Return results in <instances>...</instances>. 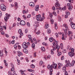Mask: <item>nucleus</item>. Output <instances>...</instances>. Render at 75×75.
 I'll return each instance as SVG.
<instances>
[{
    "mask_svg": "<svg viewBox=\"0 0 75 75\" xmlns=\"http://www.w3.org/2000/svg\"><path fill=\"white\" fill-rule=\"evenodd\" d=\"M17 61L18 62V65H19L20 64V61L18 59H17Z\"/></svg>",
    "mask_w": 75,
    "mask_h": 75,
    "instance_id": "cd10ccee",
    "label": "nucleus"
},
{
    "mask_svg": "<svg viewBox=\"0 0 75 75\" xmlns=\"http://www.w3.org/2000/svg\"><path fill=\"white\" fill-rule=\"evenodd\" d=\"M52 9L53 11H55V6H54L52 7Z\"/></svg>",
    "mask_w": 75,
    "mask_h": 75,
    "instance_id": "3c124183",
    "label": "nucleus"
},
{
    "mask_svg": "<svg viewBox=\"0 0 75 75\" xmlns=\"http://www.w3.org/2000/svg\"><path fill=\"white\" fill-rule=\"evenodd\" d=\"M45 18V17L42 16L41 18H40V19H39V21H43Z\"/></svg>",
    "mask_w": 75,
    "mask_h": 75,
    "instance_id": "6ab92c4d",
    "label": "nucleus"
},
{
    "mask_svg": "<svg viewBox=\"0 0 75 75\" xmlns=\"http://www.w3.org/2000/svg\"><path fill=\"white\" fill-rule=\"evenodd\" d=\"M43 63V62H42V61H41L40 62V66H41V65H42V64Z\"/></svg>",
    "mask_w": 75,
    "mask_h": 75,
    "instance_id": "4c0bfd02",
    "label": "nucleus"
},
{
    "mask_svg": "<svg viewBox=\"0 0 75 75\" xmlns=\"http://www.w3.org/2000/svg\"><path fill=\"white\" fill-rule=\"evenodd\" d=\"M1 8L2 11H6V7L4 4H2L1 5Z\"/></svg>",
    "mask_w": 75,
    "mask_h": 75,
    "instance_id": "20e7f679",
    "label": "nucleus"
},
{
    "mask_svg": "<svg viewBox=\"0 0 75 75\" xmlns=\"http://www.w3.org/2000/svg\"><path fill=\"white\" fill-rule=\"evenodd\" d=\"M47 32L48 34H50L51 33V30H50V29H48Z\"/></svg>",
    "mask_w": 75,
    "mask_h": 75,
    "instance_id": "37998d69",
    "label": "nucleus"
},
{
    "mask_svg": "<svg viewBox=\"0 0 75 75\" xmlns=\"http://www.w3.org/2000/svg\"><path fill=\"white\" fill-rule=\"evenodd\" d=\"M15 6H16V7H17V5L18 4H17V2H15Z\"/></svg>",
    "mask_w": 75,
    "mask_h": 75,
    "instance_id": "69168bd1",
    "label": "nucleus"
},
{
    "mask_svg": "<svg viewBox=\"0 0 75 75\" xmlns=\"http://www.w3.org/2000/svg\"><path fill=\"white\" fill-rule=\"evenodd\" d=\"M18 50H20V49H21V46H20V45H18Z\"/></svg>",
    "mask_w": 75,
    "mask_h": 75,
    "instance_id": "e2e57ef3",
    "label": "nucleus"
},
{
    "mask_svg": "<svg viewBox=\"0 0 75 75\" xmlns=\"http://www.w3.org/2000/svg\"><path fill=\"white\" fill-rule=\"evenodd\" d=\"M18 33L20 34L21 35H23V32H22V30L21 29H19L18 30Z\"/></svg>",
    "mask_w": 75,
    "mask_h": 75,
    "instance_id": "aec40b11",
    "label": "nucleus"
},
{
    "mask_svg": "<svg viewBox=\"0 0 75 75\" xmlns=\"http://www.w3.org/2000/svg\"><path fill=\"white\" fill-rule=\"evenodd\" d=\"M48 69H50V72H52L53 71V70H52V68H50V69H49V68H48Z\"/></svg>",
    "mask_w": 75,
    "mask_h": 75,
    "instance_id": "79ce46f5",
    "label": "nucleus"
},
{
    "mask_svg": "<svg viewBox=\"0 0 75 75\" xmlns=\"http://www.w3.org/2000/svg\"><path fill=\"white\" fill-rule=\"evenodd\" d=\"M28 37L29 38V41H30L31 42H33V39L31 38V36L30 35H28Z\"/></svg>",
    "mask_w": 75,
    "mask_h": 75,
    "instance_id": "4468645a",
    "label": "nucleus"
},
{
    "mask_svg": "<svg viewBox=\"0 0 75 75\" xmlns=\"http://www.w3.org/2000/svg\"><path fill=\"white\" fill-rule=\"evenodd\" d=\"M54 40H55V39H54L53 38H50L49 39V40L50 41V42H52V41H54Z\"/></svg>",
    "mask_w": 75,
    "mask_h": 75,
    "instance_id": "412c9836",
    "label": "nucleus"
},
{
    "mask_svg": "<svg viewBox=\"0 0 75 75\" xmlns=\"http://www.w3.org/2000/svg\"><path fill=\"white\" fill-rule=\"evenodd\" d=\"M3 27L1 26L0 25V32L3 31Z\"/></svg>",
    "mask_w": 75,
    "mask_h": 75,
    "instance_id": "7c9ffc66",
    "label": "nucleus"
},
{
    "mask_svg": "<svg viewBox=\"0 0 75 75\" xmlns=\"http://www.w3.org/2000/svg\"><path fill=\"white\" fill-rule=\"evenodd\" d=\"M55 35L56 37H58V34L57 33H56L55 34Z\"/></svg>",
    "mask_w": 75,
    "mask_h": 75,
    "instance_id": "052dcab7",
    "label": "nucleus"
},
{
    "mask_svg": "<svg viewBox=\"0 0 75 75\" xmlns=\"http://www.w3.org/2000/svg\"><path fill=\"white\" fill-rule=\"evenodd\" d=\"M58 65H60V66H63V64L62 63H58Z\"/></svg>",
    "mask_w": 75,
    "mask_h": 75,
    "instance_id": "6e6d98bb",
    "label": "nucleus"
},
{
    "mask_svg": "<svg viewBox=\"0 0 75 75\" xmlns=\"http://www.w3.org/2000/svg\"><path fill=\"white\" fill-rule=\"evenodd\" d=\"M14 41H15V40H13L12 41H11V43H12V44H14Z\"/></svg>",
    "mask_w": 75,
    "mask_h": 75,
    "instance_id": "13d9d810",
    "label": "nucleus"
},
{
    "mask_svg": "<svg viewBox=\"0 0 75 75\" xmlns=\"http://www.w3.org/2000/svg\"><path fill=\"white\" fill-rule=\"evenodd\" d=\"M65 75H68V72L67 71H65Z\"/></svg>",
    "mask_w": 75,
    "mask_h": 75,
    "instance_id": "338daca9",
    "label": "nucleus"
},
{
    "mask_svg": "<svg viewBox=\"0 0 75 75\" xmlns=\"http://www.w3.org/2000/svg\"><path fill=\"white\" fill-rule=\"evenodd\" d=\"M22 12H23V14H27V11H25L24 10L22 11Z\"/></svg>",
    "mask_w": 75,
    "mask_h": 75,
    "instance_id": "2f4dec72",
    "label": "nucleus"
},
{
    "mask_svg": "<svg viewBox=\"0 0 75 75\" xmlns=\"http://www.w3.org/2000/svg\"><path fill=\"white\" fill-rule=\"evenodd\" d=\"M73 19V18H71L70 19V20H69V21L70 23H72V21Z\"/></svg>",
    "mask_w": 75,
    "mask_h": 75,
    "instance_id": "58836bf2",
    "label": "nucleus"
},
{
    "mask_svg": "<svg viewBox=\"0 0 75 75\" xmlns=\"http://www.w3.org/2000/svg\"><path fill=\"white\" fill-rule=\"evenodd\" d=\"M50 17H52V16H52V13H50Z\"/></svg>",
    "mask_w": 75,
    "mask_h": 75,
    "instance_id": "5fc2aeb1",
    "label": "nucleus"
},
{
    "mask_svg": "<svg viewBox=\"0 0 75 75\" xmlns=\"http://www.w3.org/2000/svg\"><path fill=\"white\" fill-rule=\"evenodd\" d=\"M50 21L51 22V24H52L54 23V20L53 19H51L50 20Z\"/></svg>",
    "mask_w": 75,
    "mask_h": 75,
    "instance_id": "ea45409f",
    "label": "nucleus"
},
{
    "mask_svg": "<svg viewBox=\"0 0 75 75\" xmlns=\"http://www.w3.org/2000/svg\"><path fill=\"white\" fill-rule=\"evenodd\" d=\"M54 50H53V49H51V54H52V55H53V54H54Z\"/></svg>",
    "mask_w": 75,
    "mask_h": 75,
    "instance_id": "e433bc0d",
    "label": "nucleus"
},
{
    "mask_svg": "<svg viewBox=\"0 0 75 75\" xmlns=\"http://www.w3.org/2000/svg\"><path fill=\"white\" fill-rule=\"evenodd\" d=\"M33 56L34 57H36V56H37V55H36V52L34 53Z\"/></svg>",
    "mask_w": 75,
    "mask_h": 75,
    "instance_id": "680f3d73",
    "label": "nucleus"
},
{
    "mask_svg": "<svg viewBox=\"0 0 75 75\" xmlns=\"http://www.w3.org/2000/svg\"><path fill=\"white\" fill-rule=\"evenodd\" d=\"M70 25L71 26L72 28L73 29H75V24L73 22H71L70 24Z\"/></svg>",
    "mask_w": 75,
    "mask_h": 75,
    "instance_id": "1a4fd4ad",
    "label": "nucleus"
},
{
    "mask_svg": "<svg viewBox=\"0 0 75 75\" xmlns=\"http://www.w3.org/2000/svg\"><path fill=\"white\" fill-rule=\"evenodd\" d=\"M41 50L43 52H45V48L44 47H42L41 48Z\"/></svg>",
    "mask_w": 75,
    "mask_h": 75,
    "instance_id": "393cba45",
    "label": "nucleus"
},
{
    "mask_svg": "<svg viewBox=\"0 0 75 75\" xmlns=\"http://www.w3.org/2000/svg\"><path fill=\"white\" fill-rule=\"evenodd\" d=\"M63 27H65V28H66L67 29H68V26L67 24H63Z\"/></svg>",
    "mask_w": 75,
    "mask_h": 75,
    "instance_id": "5701e85b",
    "label": "nucleus"
},
{
    "mask_svg": "<svg viewBox=\"0 0 75 75\" xmlns=\"http://www.w3.org/2000/svg\"><path fill=\"white\" fill-rule=\"evenodd\" d=\"M68 54L71 57H72L73 56H74V55H75V53H71V52H69Z\"/></svg>",
    "mask_w": 75,
    "mask_h": 75,
    "instance_id": "2eb2a0df",
    "label": "nucleus"
},
{
    "mask_svg": "<svg viewBox=\"0 0 75 75\" xmlns=\"http://www.w3.org/2000/svg\"><path fill=\"white\" fill-rule=\"evenodd\" d=\"M66 15H67V16H69V12H68V11H66Z\"/></svg>",
    "mask_w": 75,
    "mask_h": 75,
    "instance_id": "c9c22d12",
    "label": "nucleus"
},
{
    "mask_svg": "<svg viewBox=\"0 0 75 75\" xmlns=\"http://www.w3.org/2000/svg\"><path fill=\"white\" fill-rule=\"evenodd\" d=\"M67 9V6H64L62 8V10H65Z\"/></svg>",
    "mask_w": 75,
    "mask_h": 75,
    "instance_id": "c85d7f7f",
    "label": "nucleus"
},
{
    "mask_svg": "<svg viewBox=\"0 0 75 75\" xmlns=\"http://www.w3.org/2000/svg\"><path fill=\"white\" fill-rule=\"evenodd\" d=\"M41 17V15H40V14H39L38 15L36 16H35V18H36V20H37L38 21H39Z\"/></svg>",
    "mask_w": 75,
    "mask_h": 75,
    "instance_id": "9b49d317",
    "label": "nucleus"
},
{
    "mask_svg": "<svg viewBox=\"0 0 75 75\" xmlns=\"http://www.w3.org/2000/svg\"><path fill=\"white\" fill-rule=\"evenodd\" d=\"M27 71H29V72H34V70H33L31 69H28Z\"/></svg>",
    "mask_w": 75,
    "mask_h": 75,
    "instance_id": "b1692460",
    "label": "nucleus"
},
{
    "mask_svg": "<svg viewBox=\"0 0 75 75\" xmlns=\"http://www.w3.org/2000/svg\"><path fill=\"white\" fill-rule=\"evenodd\" d=\"M45 29H47L48 27H49V25L48 24H46L45 26Z\"/></svg>",
    "mask_w": 75,
    "mask_h": 75,
    "instance_id": "bb28decb",
    "label": "nucleus"
},
{
    "mask_svg": "<svg viewBox=\"0 0 75 75\" xmlns=\"http://www.w3.org/2000/svg\"><path fill=\"white\" fill-rule=\"evenodd\" d=\"M29 5L32 7H35V4L34 2H30V3Z\"/></svg>",
    "mask_w": 75,
    "mask_h": 75,
    "instance_id": "ddd939ff",
    "label": "nucleus"
},
{
    "mask_svg": "<svg viewBox=\"0 0 75 75\" xmlns=\"http://www.w3.org/2000/svg\"><path fill=\"white\" fill-rule=\"evenodd\" d=\"M58 52L57 55L58 56H60L62 54V53L61 52Z\"/></svg>",
    "mask_w": 75,
    "mask_h": 75,
    "instance_id": "c756f323",
    "label": "nucleus"
},
{
    "mask_svg": "<svg viewBox=\"0 0 75 75\" xmlns=\"http://www.w3.org/2000/svg\"><path fill=\"white\" fill-rule=\"evenodd\" d=\"M1 34H2V35H5V32H4L3 31L1 32Z\"/></svg>",
    "mask_w": 75,
    "mask_h": 75,
    "instance_id": "de8ad7c7",
    "label": "nucleus"
},
{
    "mask_svg": "<svg viewBox=\"0 0 75 75\" xmlns=\"http://www.w3.org/2000/svg\"><path fill=\"white\" fill-rule=\"evenodd\" d=\"M17 54L18 57H20L21 55H23V53H21L20 51H18Z\"/></svg>",
    "mask_w": 75,
    "mask_h": 75,
    "instance_id": "dca6fc26",
    "label": "nucleus"
},
{
    "mask_svg": "<svg viewBox=\"0 0 75 75\" xmlns=\"http://www.w3.org/2000/svg\"><path fill=\"white\" fill-rule=\"evenodd\" d=\"M35 67V66L33 64H32L30 66V67L31 68H34Z\"/></svg>",
    "mask_w": 75,
    "mask_h": 75,
    "instance_id": "473e14b6",
    "label": "nucleus"
},
{
    "mask_svg": "<svg viewBox=\"0 0 75 75\" xmlns=\"http://www.w3.org/2000/svg\"><path fill=\"white\" fill-rule=\"evenodd\" d=\"M47 68L50 69V68H54V69H57V64H55L54 62H52V65L51 66L49 64L47 66Z\"/></svg>",
    "mask_w": 75,
    "mask_h": 75,
    "instance_id": "7ed1b4c3",
    "label": "nucleus"
},
{
    "mask_svg": "<svg viewBox=\"0 0 75 75\" xmlns=\"http://www.w3.org/2000/svg\"><path fill=\"white\" fill-rule=\"evenodd\" d=\"M3 52H1L0 53V56H1V57H3Z\"/></svg>",
    "mask_w": 75,
    "mask_h": 75,
    "instance_id": "09e8293b",
    "label": "nucleus"
},
{
    "mask_svg": "<svg viewBox=\"0 0 75 75\" xmlns=\"http://www.w3.org/2000/svg\"><path fill=\"white\" fill-rule=\"evenodd\" d=\"M11 71H13V73L15 74L16 73V71L14 70V64H11Z\"/></svg>",
    "mask_w": 75,
    "mask_h": 75,
    "instance_id": "0eeeda50",
    "label": "nucleus"
},
{
    "mask_svg": "<svg viewBox=\"0 0 75 75\" xmlns=\"http://www.w3.org/2000/svg\"><path fill=\"white\" fill-rule=\"evenodd\" d=\"M72 32L71 31H69L68 33V36H71V35L72 37H73V35H72Z\"/></svg>",
    "mask_w": 75,
    "mask_h": 75,
    "instance_id": "f3484780",
    "label": "nucleus"
},
{
    "mask_svg": "<svg viewBox=\"0 0 75 75\" xmlns=\"http://www.w3.org/2000/svg\"><path fill=\"white\" fill-rule=\"evenodd\" d=\"M65 67H63V69H62V70L63 71V72H64V71H66V68L65 67L66 66H65Z\"/></svg>",
    "mask_w": 75,
    "mask_h": 75,
    "instance_id": "72a5a7b5",
    "label": "nucleus"
},
{
    "mask_svg": "<svg viewBox=\"0 0 75 75\" xmlns=\"http://www.w3.org/2000/svg\"><path fill=\"white\" fill-rule=\"evenodd\" d=\"M20 24L21 25H25V21L22 20L21 21Z\"/></svg>",
    "mask_w": 75,
    "mask_h": 75,
    "instance_id": "f8f14e48",
    "label": "nucleus"
},
{
    "mask_svg": "<svg viewBox=\"0 0 75 75\" xmlns=\"http://www.w3.org/2000/svg\"><path fill=\"white\" fill-rule=\"evenodd\" d=\"M20 72H21V74L22 75H23V74H24V71L23 70H21L20 71Z\"/></svg>",
    "mask_w": 75,
    "mask_h": 75,
    "instance_id": "864d4df0",
    "label": "nucleus"
},
{
    "mask_svg": "<svg viewBox=\"0 0 75 75\" xmlns=\"http://www.w3.org/2000/svg\"><path fill=\"white\" fill-rule=\"evenodd\" d=\"M6 16L4 18V20L5 21H7V20L9 18V17H10V14H8V13H6Z\"/></svg>",
    "mask_w": 75,
    "mask_h": 75,
    "instance_id": "423d86ee",
    "label": "nucleus"
},
{
    "mask_svg": "<svg viewBox=\"0 0 75 75\" xmlns=\"http://www.w3.org/2000/svg\"><path fill=\"white\" fill-rule=\"evenodd\" d=\"M27 32H28V29H26L25 30V33H27Z\"/></svg>",
    "mask_w": 75,
    "mask_h": 75,
    "instance_id": "4d7b16f0",
    "label": "nucleus"
},
{
    "mask_svg": "<svg viewBox=\"0 0 75 75\" xmlns=\"http://www.w3.org/2000/svg\"><path fill=\"white\" fill-rule=\"evenodd\" d=\"M26 44H27L28 45H30V43L29 42H28L26 43Z\"/></svg>",
    "mask_w": 75,
    "mask_h": 75,
    "instance_id": "bf43d9fd",
    "label": "nucleus"
},
{
    "mask_svg": "<svg viewBox=\"0 0 75 75\" xmlns=\"http://www.w3.org/2000/svg\"><path fill=\"white\" fill-rule=\"evenodd\" d=\"M32 48H34L35 47V44H34V43H33L32 44Z\"/></svg>",
    "mask_w": 75,
    "mask_h": 75,
    "instance_id": "a18cd8bd",
    "label": "nucleus"
},
{
    "mask_svg": "<svg viewBox=\"0 0 75 75\" xmlns=\"http://www.w3.org/2000/svg\"><path fill=\"white\" fill-rule=\"evenodd\" d=\"M74 48H72L71 49V53H74Z\"/></svg>",
    "mask_w": 75,
    "mask_h": 75,
    "instance_id": "c03bdc74",
    "label": "nucleus"
},
{
    "mask_svg": "<svg viewBox=\"0 0 75 75\" xmlns=\"http://www.w3.org/2000/svg\"><path fill=\"white\" fill-rule=\"evenodd\" d=\"M23 18L24 19V20H26L27 19V18L25 17V15H23L22 16Z\"/></svg>",
    "mask_w": 75,
    "mask_h": 75,
    "instance_id": "f704fd0d",
    "label": "nucleus"
},
{
    "mask_svg": "<svg viewBox=\"0 0 75 75\" xmlns=\"http://www.w3.org/2000/svg\"><path fill=\"white\" fill-rule=\"evenodd\" d=\"M67 6L69 10H70V11H71V10H72V8H73V7L72 6V4L69 3L67 4Z\"/></svg>",
    "mask_w": 75,
    "mask_h": 75,
    "instance_id": "39448f33",
    "label": "nucleus"
},
{
    "mask_svg": "<svg viewBox=\"0 0 75 75\" xmlns=\"http://www.w3.org/2000/svg\"><path fill=\"white\" fill-rule=\"evenodd\" d=\"M27 24L28 27H30V24L29 23H27Z\"/></svg>",
    "mask_w": 75,
    "mask_h": 75,
    "instance_id": "0e129e2a",
    "label": "nucleus"
},
{
    "mask_svg": "<svg viewBox=\"0 0 75 75\" xmlns=\"http://www.w3.org/2000/svg\"><path fill=\"white\" fill-rule=\"evenodd\" d=\"M54 42L53 43V45L54 46L55 48H56L57 49V52H58L59 51V49L60 48V46L58 45V41H56V40L54 39Z\"/></svg>",
    "mask_w": 75,
    "mask_h": 75,
    "instance_id": "f03ea898",
    "label": "nucleus"
},
{
    "mask_svg": "<svg viewBox=\"0 0 75 75\" xmlns=\"http://www.w3.org/2000/svg\"><path fill=\"white\" fill-rule=\"evenodd\" d=\"M39 9V5H37L35 6V11H38Z\"/></svg>",
    "mask_w": 75,
    "mask_h": 75,
    "instance_id": "a211bd4d",
    "label": "nucleus"
},
{
    "mask_svg": "<svg viewBox=\"0 0 75 75\" xmlns=\"http://www.w3.org/2000/svg\"><path fill=\"white\" fill-rule=\"evenodd\" d=\"M60 47L61 48V49H62V48H63V44L62 43H61L60 45Z\"/></svg>",
    "mask_w": 75,
    "mask_h": 75,
    "instance_id": "49530a36",
    "label": "nucleus"
},
{
    "mask_svg": "<svg viewBox=\"0 0 75 75\" xmlns=\"http://www.w3.org/2000/svg\"><path fill=\"white\" fill-rule=\"evenodd\" d=\"M22 47L24 48H27L28 46L26 45V42H24L22 44Z\"/></svg>",
    "mask_w": 75,
    "mask_h": 75,
    "instance_id": "9d476101",
    "label": "nucleus"
},
{
    "mask_svg": "<svg viewBox=\"0 0 75 75\" xmlns=\"http://www.w3.org/2000/svg\"><path fill=\"white\" fill-rule=\"evenodd\" d=\"M16 25V23H14L13 24V25H12V27H15V26Z\"/></svg>",
    "mask_w": 75,
    "mask_h": 75,
    "instance_id": "603ef678",
    "label": "nucleus"
},
{
    "mask_svg": "<svg viewBox=\"0 0 75 75\" xmlns=\"http://www.w3.org/2000/svg\"><path fill=\"white\" fill-rule=\"evenodd\" d=\"M67 30H68V29L66 28L64 30V32L66 35L67 34Z\"/></svg>",
    "mask_w": 75,
    "mask_h": 75,
    "instance_id": "a878e982",
    "label": "nucleus"
},
{
    "mask_svg": "<svg viewBox=\"0 0 75 75\" xmlns=\"http://www.w3.org/2000/svg\"><path fill=\"white\" fill-rule=\"evenodd\" d=\"M23 51L24 52H25V54H28V50H27L25 48L24 49Z\"/></svg>",
    "mask_w": 75,
    "mask_h": 75,
    "instance_id": "4be33fe9",
    "label": "nucleus"
},
{
    "mask_svg": "<svg viewBox=\"0 0 75 75\" xmlns=\"http://www.w3.org/2000/svg\"><path fill=\"white\" fill-rule=\"evenodd\" d=\"M8 74L9 75H11V71H8Z\"/></svg>",
    "mask_w": 75,
    "mask_h": 75,
    "instance_id": "774afa93",
    "label": "nucleus"
},
{
    "mask_svg": "<svg viewBox=\"0 0 75 75\" xmlns=\"http://www.w3.org/2000/svg\"><path fill=\"white\" fill-rule=\"evenodd\" d=\"M62 52L63 53H65V52H67V50L65 49L63 50L62 51Z\"/></svg>",
    "mask_w": 75,
    "mask_h": 75,
    "instance_id": "8fccbe9b",
    "label": "nucleus"
},
{
    "mask_svg": "<svg viewBox=\"0 0 75 75\" xmlns=\"http://www.w3.org/2000/svg\"><path fill=\"white\" fill-rule=\"evenodd\" d=\"M65 63H66L65 67H67L68 66H71V67H73L74 65V64H75V61L74 60H73L71 63H70L69 60H66Z\"/></svg>",
    "mask_w": 75,
    "mask_h": 75,
    "instance_id": "f257e3e1",
    "label": "nucleus"
},
{
    "mask_svg": "<svg viewBox=\"0 0 75 75\" xmlns=\"http://www.w3.org/2000/svg\"><path fill=\"white\" fill-rule=\"evenodd\" d=\"M52 14H54V15L55 16H57V14L56 13V12H55V11H53L52 12Z\"/></svg>",
    "mask_w": 75,
    "mask_h": 75,
    "instance_id": "a19ab883",
    "label": "nucleus"
},
{
    "mask_svg": "<svg viewBox=\"0 0 75 75\" xmlns=\"http://www.w3.org/2000/svg\"><path fill=\"white\" fill-rule=\"evenodd\" d=\"M56 1V3L55 4V7H59L61 6L60 4L58 3V1L57 0H55Z\"/></svg>",
    "mask_w": 75,
    "mask_h": 75,
    "instance_id": "6e6552de",
    "label": "nucleus"
}]
</instances>
